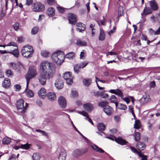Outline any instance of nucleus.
I'll list each match as a JSON object with an SVG mask.
<instances>
[{
	"mask_svg": "<svg viewBox=\"0 0 160 160\" xmlns=\"http://www.w3.org/2000/svg\"><path fill=\"white\" fill-rule=\"evenodd\" d=\"M51 57L53 62L58 65H60L63 62L65 56L63 52L58 51L53 53Z\"/></svg>",
	"mask_w": 160,
	"mask_h": 160,
	"instance_id": "obj_2",
	"label": "nucleus"
},
{
	"mask_svg": "<svg viewBox=\"0 0 160 160\" xmlns=\"http://www.w3.org/2000/svg\"><path fill=\"white\" fill-rule=\"evenodd\" d=\"M19 26V24L18 22L15 23L13 25V27L14 29L15 30H17L18 28V27Z\"/></svg>",
	"mask_w": 160,
	"mask_h": 160,
	"instance_id": "obj_58",
	"label": "nucleus"
},
{
	"mask_svg": "<svg viewBox=\"0 0 160 160\" xmlns=\"http://www.w3.org/2000/svg\"><path fill=\"white\" fill-rule=\"evenodd\" d=\"M88 62L87 61H84L81 62L80 65V67L82 68H83L88 64Z\"/></svg>",
	"mask_w": 160,
	"mask_h": 160,
	"instance_id": "obj_50",
	"label": "nucleus"
},
{
	"mask_svg": "<svg viewBox=\"0 0 160 160\" xmlns=\"http://www.w3.org/2000/svg\"><path fill=\"white\" fill-rule=\"evenodd\" d=\"M114 138L115 141L117 143L121 145H126V144L127 143H128V142H127L126 140L123 139L121 137Z\"/></svg>",
	"mask_w": 160,
	"mask_h": 160,
	"instance_id": "obj_20",
	"label": "nucleus"
},
{
	"mask_svg": "<svg viewBox=\"0 0 160 160\" xmlns=\"http://www.w3.org/2000/svg\"><path fill=\"white\" fill-rule=\"evenodd\" d=\"M14 87L16 91H19L21 88V86L19 84H16L14 85Z\"/></svg>",
	"mask_w": 160,
	"mask_h": 160,
	"instance_id": "obj_59",
	"label": "nucleus"
},
{
	"mask_svg": "<svg viewBox=\"0 0 160 160\" xmlns=\"http://www.w3.org/2000/svg\"><path fill=\"white\" fill-rule=\"evenodd\" d=\"M57 8L58 11L61 13H63L65 11V9L60 6L57 7Z\"/></svg>",
	"mask_w": 160,
	"mask_h": 160,
	"instance_id": "obj_53",
	"label": "nucleus"
},
{
	"mask_svg": "<svg viewBox=\"0 0 160 160\" xmlns=\"http://www.w3.org/2000/svg\"><path fill=\"white\" fill-rule=\"evenodd\" d=\"M138 155L140 157L142 158L141 160H147V156H144L143 154L140 152L138 153Z\"/></svg>",
	"mask_w": 160,
	"mask_h": 160,
	"instance_id": "obj_49",
	"label": "nucleus"
},
{
	"mask_svg": "<svg viewBox=\"0 0 160 160\" xmlns=\"http://www.w3.org/2000/svg\"><path fill=\"white\" fill-rule=\"evenodd\" d=\"M68 18L70 23L72 25H75L77 22L76 15L72 13H69L68 15Z\"/></svg>",
	"mask_w": 160,
	"mask_h": 160,
	"instance_id": "obj_9",
	"label": "nucleus"
},
{
	"mask_svg": "<svg viewBox=\"0 0 160 160\" xmlns=\"http://www.w3.org/2000/svg\"><path fill=\"white\" fill-rule=\"evenodd\" d=\"M24 40V38L22 36H20L18 38V41L19 42H21Z\"/></svg>",
	"mask_w": 160,
	"mask_h": 160,
	"instance_id": "obj_62",
	"label": "nucleus"
},
{
	"mask_svg": "<svg viewBox=\"0 0 160 160\" xmlns=\"http://www.w3.org/2000/svg\"><path fill=\"white\" fill-rule=\"evenodd\" d=\"M91 147L96 152H99L100 153H102L105 152L106 154H108L107 153L105 152L102 149L99 148L98 146L94 144H91Z\"/></svg>",
	"mask_w": 160,
	"mask_h": 160,
	"instance_id": "obj_17",
	"label": "nucleus"
},
{
	"mask_svg": "<svg viewBox=\"0 0 160 160\" xmlns=\"http://www.w3.org/2000/svg\"><path fill=\"white\" fill-rule=\"evenodd\" d=\"M78 96V93L76 91H72L71 97L72 98H77Z\"/></svg>",
	"mask_w": 160,
	"mask_h": 160,
	"instance_id": "obj_43",
	"label": "nucleus"
},
{
	"mask_svg": "<svg viewBox=\"0 0 160 160\" xmlns=\"http://www.w3.org/2000/svg\"><path fill=\"white\" fill-rule=\"evenodd\" d=\"M58 102L59 105L63 108L66 106V101L65 98L62 96H60L58 99Z\"/></svg>",
	"mask_w": 160,
	"mask_h": 160,
	"instance_id": "obj_11",
	"label": "nucleus"
},
{
	"mask_svg": "<svg viewBox=\"0 0 160 160\" xmlns=\"http://www.w3.org/2000/svg\"><path fill=\"white\" fill-rule=\"evenodd\" d=\"M118 18L121 16L123 14V8L122 7L119 6L118 9Z\"/></svg>",
	"mask_w": 160,
	"mask_h": 160,
	"instance_id": "obj_36",
	"label": "nucleus"
},
{
	"mask_svg": "<svg viewBox=\"0 0 160 160\" xmlns=\"http://www.w3.org/2000/svg\"><path fill=\"white\" fill-rule=\"evenodd\" d=\"M105 35L104 32L102 29L100 30V33L99 35V39L100 40L102 41L105 38Z\"/></svg>",
	"mask_w": 160,
	"mask_h": 160,
	"instance_id": "obj_32",
	"label": "nucleus"
},
{
	"mask_svg": "<svg viewBox=\"0 0 160 160\" xmlns=\"http://www.w3.org/2000/svg\"><path fill=\"white\" fill-rule=\"evenodd\" d=\"M3 87L6 88L10 87L11 85V82L9 79L5 78L2 83Z\"/></svg>",
	"mask_w": 160,
	"mask_h": 160,
	"instance_id": "obj_18",
	"label": "nucleus"
},
{
	"mask_svg": "<svg viewBox=\"0 0 160 160\" xmlns=\"http://www.w3.org/2000/svg\"><path fill=\"white\" fill-rule=\"evenodd\" d=\"M32 7L33 10L36 12L42 11L45 9L44 5L39 2H37L34 3Z\"/></svg>",
	"mask_w": 160,
	"mask_h": 160,
	"instance_id": "obj_5",
	"label": "nucleus"
},
{
	"mask_svg": "<svg viewBox=\"0 0 160 160\" xmlns=\"http://www.w3.org/2000/svg\"><path fill=\"white\" fill-rule=\"evenodd\" d=\"M26 95L29 98H31L34 96V92L31 90L29 89L26 90Z\"/></svg>",
	"mask_w": 160,
	"mask_h": 160,
	"instance_id": "obj_27",
	"label": "nucleus"
},
{
	"mask_svg": "<svg viewBox=\"0 0 160 160\" xmlns=\"http://www.w3.org/2000/svg\"><path fill=\"white\" fill-rule=\"evenodd\" d=\"M46 72H42L38 76V79L40 83L42 85L45 84L47 81Z\"/></svg>",
	"mask_w": 160,
	"mask_h": 160,
	"instance_id": "obj_8",
	"label": "nucleus"
},
{
	"mask_svg": "<svg viewBox=\"0 0 160 160\" xmlns=\"http://www.w3.org/2000/svg\"><path fill=\"white\" fill-rule=\"evenodd\" d=\"M74 57V53L73 52H72L68 53L65 56V58H68L69 59H71L73 58V57Z\"/></svg>",
	"mask_w": 160,
	"mask_h": 160,
	"instance_id": "obj_35",
	"label": "nucleus"
},
{
	"mask_svg": "<svg viewBox=\"0 0 160 160\" xmlns=\"http://www.w3.org/2000/svg\"><path fill=\"white\" fill-rule=\"evenodd\" d=\"M8 52L12 54L17 58L19 57V52L18 48H15L12 51H9Z\"/></svg>",
	"mask_w": 160,
	"mask_h": 160,
	"instance_id": "obj_23",
	"label": "nucleus"
},
{
	"mask_svg": "<svg viewBox=\"0 0 160 160\" xmlns=\"http://www.w3.org/2000/svg\"><path fill=\"white\" fill-rule=\"evenodd\" d=\"M108 102L106 101H102L98 103V106L102 107H105L106 106H108Z\"/></svg>",
	"mask_w": 160,
	"mask_h": 160,
	"instance_id": "obj_38",
	"label": "nucleus"
},
{
	"mask_svg": "<svg viewBox=\"0 0 160 160\" xmlns=\"http://www.w3.org/2000/svg\"><path fill=\"white\" fill-rule=\"evenodd\" d=\"M48 99L51 101L54 100L56 99L55 93L53 92H49L47 94Z\"/></svg>",
	"mask_w": 160,
	"mask_h": 160,
	"instance_id": "obj_22",
	"label": "nucleus"
},
{
	"mask_svg": "<svg viewBox=\"0 0 160 160\" xmlns=\"http://www.w3.org/2000/svg\"><path fill=\"white\" fill-rule=\"evenodd\" d=\"M115 94L118 95L119 97H120L122 98L123 97V94L122 92L119 89H116V92Z\"/></svg>",
	"mask_w": 160,
	"mask_h": 160,
	"instance_id": "obj_41",
	"label": "nucleus"
},
{
	"mask_svg": "<svg viewBox=\"0 0 160 160\" xmlns=\"http://www.w3.org/2000/svg\"><path fill=\"white\" fill-rule=\"evenodd\" d=\"M156 17L158 22L160 23V12L158 14H156Z\"/></svg>",
	"mask_w": 160,
	"mask_h": 160,
	"instance_id": "obj_63",
	"label": "nucleus"
},
{
	"mask_svg": "<svg viewBox=\"0 0 160 160\" xmlns=\"http://www.w3.org/2000/svg\"><path fill=\"white\" fill-rule=\"evenodd\" d=\"M33 160H40L41 158V155L38 153H34L32 156Z\"/></svg>",
	"mask_w": 160,
	"mask_h": 160,
	"instance_id": "obj_29",
	"label": "nucleus"
},
{
	"mask_svg": "<svg viewBox=\"0 0 160 160\" xmlns=\"http://www.w3.org/2000/svg\"><path fill=\"white\" fill-rule=\"evenodd\" d=\"M146 147V145L142 142H138L137 145V148L139 150H144Z\"/></svg>",
	"mask_w": 160,
	"mask_h": 160,
	"instance_id": "obj_21",
	"label": "nucleus"
},
{
	"mask_svg": "<svg viewBox=\"0 0 160 160\" xmlns=\"http://www.w3.org/2000/svg\"><path fill=\"white\" fill-rule=\"evenodd\" d=\"M72 154L74 156L77 157L81 154L80 150L79 149H76L73 152Z\"/></svg>",
	"mask_w": 160,
	"mask_h": 160,
	"instance_id": "obj_42",
	"label": "nucleus"
},
{
	"mask_svg": "<svg viewBox=\"0 0 160 160\" xmlns=\"http://www.w3.org/2000/svg\"><path fill=\"white\" fill-rule=\"evenodd\" d=\"M11 139L7 137H4L2 140V143L4 144H7L11 141Z\"/></svg>",
	"mask_w": 160,
	"mask_h": 160,
	"instance_id": "obj_33",
	"label": "nucleus"
},
{
	"mask_svg": "<svg viewBox=\"0 0 160 160\" xmlns=\"http://www.w3.org/2000/svg\"><path fill=\"white\" fill-rule=\"evenodd\" d=\"M38 30V28L37 27H34L32 30L31 32L32 34H35L37 33Z\"/></svg>",
	"mask_w": 160,
	"mask_h": 160,
	"instance_id": "obj_48",
	"label": "nucleus"
},
{
	"mask_svg": "<svg viewBox=\"0 0 160 160\" xmlns=\"http://www.w3.org/2000/svg\"><path fill=\"white\" fill-rule=\"evenodd\" d=\"M150 7L152 10L156 11L158 9V7L156 2L154 1H151L149 2Z\"/></svg>",
	"mask_w": 160,
	"mask_h": 160,
	"instance_id": "obj_19",
	"label": "nucleus"
},
{
	"mask_svg": "<svg viewBox=\"0 0 160 160\" xmlns=\"http://www.w3.org/2000/svg\"><path fill=\"white\" fill-rule=\"evenodd\" d=\"M24 101L22 99H19L17 102L16 105V107L18 110H21V113H23L25 112V110L28 106V103H26V106H24Z\"/></svg>",
	"mask_w": 160,
	"mask_h": 160,
	"instance_id": "obj_6",
	"label": "nucleus"
},
{
	"mask_svg": "<svg viewBox=\"0 0 160 160\" xmlns=\"http://www.w3.org/2000/svg\"><path fill=\"white\" fill-rule=\"evenodd\" d=\"M81 68L80 65L79 66L78 64L75 65L74 68L75 72L76 73H78L80 71V68Z\"/></svg>",
	"mask_w": 160,
	"mask_h": 160,
	"instance_id": "obj_47",
	"label": "nucleus"
},
{
	"mask_svg": "<svg viewBox=\"0 0 160 160\" xmlns=\"http://www.w3.org/2000/svg\"><path fill=\"white\" fill-rule=\"evenodd\" d=\"M134 138L135 141H139L140 138V133L138 132H136L134 136Z\"/></svg>",
	"mask_w": 160,
	"mask_h": 160,
	"instance_id": "obj_39",
	"label": "nucleus"
},
{
	"mask_svg": "<svg viewBox=\"0 0 160 160\" xmlns=\"http://www.w3.org/2000/svg\"><path fill=\"white\" fill-rule=\"evenodd\" d=\"M37 72L36 69L34 66L29 67V71L25 76L27 81V87L28 88L29 82L30 79L33 78L37 75Z\"/></svg>",
	"mask_w": 160,
	"mask_h": 160,
	"instance_id": "obj_4",
	"label": "nucleus"
},
{
	"mask_svg": "<svg viewBox=\"0 0 160 160\" xmlns=\"http://www.w3.org/2000/svg\"><path fill=\"white\" fill-rule=\"evenodd\" d=\"M5 74L8 77H12L13 75V73L10 69H8L5 72Z\"/></svg>",
	"mask_w": 160,
	"mask_h": 160,
	"instance_id": "obj_40",
	"label": "nucleus"
},
{
	"mask_svg": "<svg viewBox=\"0 0 160 160\" xmlns=\"http://www.w3.org/2000/svg\"><path fill=\"white\" fill-rule=\"evenodd\" d=\"M76 44L79 46H86L87 45V43L85 41L79 39L77 40Z\"/></svg>",
	"mask_w": 160,
	"mask_h": 160,
	"instance_id": "obj_28",
	"label": "nucleus"
},
{
	"mask_svg": "<svg viewBox=\"0 0 160 160\" xmlns=\"http://www.w3.org/2000/svg\"><path fill=\"white\" fill-rule=\"evenodd\" d=\"M55 10L52 7H50L48 8L47 11V13L48 15L52 16H53L55 13Z\"/></svg>",
	"mask_w": 160,
	"mask_h": 160,
	"instance_id": "obj_24",
	"label": "nucleus"
},
{
	"mask_svg": "<svg viewBox=\"0 0 160 160\" xmlns=\"http://www.w3.org/2000/svg\"><path fill=\"white\" fill-rule=\"evenodd\" d=\"M149 97L147 95L143 96L141 99L140 101L141 103L144 104L147 103L149 101Z\"/></svg>",
	"mask_w": 160,
	"mask_h": 160,
	"instance_id": "obj_26",
	"label": "nucleus"
},
{
	"mask_svg": "<svg viewBox=\"0 0 160 160\" xmlns=\"http://www.w3.org/2000/svg\"><path fill=\"white\" fill-rule=\"evenodd\" d=\"M104 111L108 116L112 115L113 112V109L109 106H106L104 108Z\"/></svg>",
	"mask_w": 160,
	"mask_h": 160,
	"instance_id": "obj_12",
	"label": "nucleus"
},
{
	"mask_svg": "<svg viewBox=\"0 0 160 160\" xmlns=\"http://www.w3.org/2000/svg\"><path fill=\"white\" fill-rule=\"evenodd\" d=\"M63 77L66 80L67 83L68 85H71L72 83L73 77L70 72H65L63 75Z\"/></svg>",
	"mask_w": 160,
	"mask_h": 160,
	"instance_id": "obj_7",
	"label": "nucleus"
},
{
	"mask_svg": "<svg viewBox=\"0 0 160 160\" xmlns=\"http://www.w3.org/2000/svg\"><path fill=\"white\" fill-rule=\"evenodd\" d=\"M41 55L44 57H48L50 55L49 52L46 51H42L41 52Z\"/></svg>",
	"mask_w": 160,
	"mask_h": 160,
	"instance_id": "obj_44",
	"label": "nucleus"
},
{
	"mask_svg": "<svg viewBox=\"0 0 160 160\" xmlns=\"http://www.w3.org/2000/svg\"><path fill=\"white\" fill-rule=\"evenodd\" d=\"M92 80L91 78L84 79H83V84L86 86H89L92 83Z\"/></svg>",
	"mask_w": 160,
	"mask_h": 160,
	"instance_id": "obj_25",
	"label": "nucleus"
},
{
	"mask_svg": "<svg viewBox=\"0 0 160 160\" xmlns=\"http://www.w3.org/2000/svg\"><path fill=\"white\" fill-rule=\"evenodd\" d=\"M127 108L126 105L120 103L118 105V108L120 109L125 110Z\"/></svg>",
	"mask_w": 160,
	"mask_h": 160,
	"instance_id": "obj_45",
	"label": "nucleus"
},
{
	"mask_svg": "<svg viewBox=\"0 0 160 160\" xmlns=\"http://www.w3.org/2000/svg\"><path fill=\"white\" fill-rule=\"evenodd\" d=\"M38 95L40 98L44 99L47 95L46 89L44 88H41L38 92Z\"/></svg>",
	"mask_w": 160,
	"mask_h": 160,
	"instance_id": "obj_16",
	"label": "nucleus"
},
{
	"mask_svg": "<svg viewBox=\"0 0 160 160\" xmlns=\"http://www.w3.org/2000/svg\"><path fill=\"white\" fill-rule=\"evenodd\" d=\"M78 113L82 115L83 116L86 117V118H87L89 116V115L88 113L85 111H78Z\"/></svg>",
	"mask_w": 160,
	"mask_h": 160,
	"instance_id": "obj_51",
	"label": "nucleus"
},
{
	"mask_svg": "<svg viewBox=\"0 0 160 160\" xmlns=\"http://www.w3.org/2000/svg\"><path fill=\"white\" fill-rule=\"evenodd\" d=\"M83 108L84 110L88 112H90L92 110L93 106L92 104L88 103L83 104Z\"/></svg>",
	"mask_w": 160,
	"mask_h": 160,
	"instance_id": "obj_15",
	"label": "nucleus"
},
{
	"mask_svg": "<svg viewBox=\"0 0 160 160\" xmlns=\"http://www.w3.org/2000/svg\"><path fill=\"white\" fill-rule=\"evenodd\" d=\"M143 14L146 15L152 12V9L149 8L145 7L143 11Z\"/></svg>",
	"mask_w": 160,
	"mask_h": 160,
	"instance_id": "obj_30",
	"label": "nucleus"
},
{
	"mask_svg": "<svg viewBox=\"0 0 160 160\" xmlns=\"http://www.w3.org/2000/svg\"><path fill=\"white\" fill-rule=\"evenodd\" d=\"M36 131L37 132H39L40 133H41L42 134V135L45 136H47L48 134L45 132V131H42L39 129H36Z\"/></svg>",
	"mask_w": 160,
	"mask_h": 160,
	"instance_id": "obj_54",
	"label": "nucleus"
},
{
	"mask_svg": "<svg viewBox=\"0 0 160 160\" xmlns=\"http://www.w3.org/2000/svg\"><path fill=\"white\" fill-rule=\"evenodd\" d=\"M72 126L76 130V131L86 141V142H88V139L85 137V136H84L78 130V129L76 128V127L74 126V124L72 123Z\"/></svg>",
	"mask_w": 160,
	"mask_h": 160,
	"instance_id": "obj_34",
	"label": "nucleus"
},
{
	"mask_svg": "<svg viewBox=\"0 0 160 160\" xmlns=\"http://www.w3.org/2000/svg\"><path fill=\"white\" fill-rule=\"evenodd\" d=\"M16 46L17 44L16 43L14 42H9L8 44L6 45V46Z\"/></svg>",
	"mask_w": 160,
	"mask_h": 160,
	"instance_id": "obj_60",
	"label": "nucleus"
},
{
	"mask_svg": "<svg viewBox=\"0 0 160 160\" xmlns=\"http://www.w3.org/2000/svg\"><path fill=\"white\" fill-rule=\"evenodd\" d=\"M117 98L114 95H112L110 97V100L111 102H116L117 101Z\"/></svg>",
	"mask_w": 160,
	"mask_h": 160,
	"instance_id": "obj_46",
	"label": "nucleus"
},
{
	"mask_svg": "<svg viewBox=\"0 0 160 160\" xmlns=\"http://www.w3.org/2000/svg\"><path fill=\"white\" fill-rule=\"evenodd\" d=\"M29 145L27 143L25 144H22L20 147L22 149H27L29 148Z\"/></svg>",
	"mask_w": 160,
	"mask_h": 160,
	"instance_id": "obj_52",
	"label": "nucleus"
},
{
	"mask_svg": "<svg viewBox=\"0 0 160 160\" xmlns=\"http://www.w3.org/2000/svg\"><path fill=\"white\" fill-rule=\"evenodd\" d=\"M66 156V153L65 150L63 149H61L58 156L59 160H65Z\"/></svg>",
	"mask_w": 160,
	"mask_h": 160,
	"instance_id": "obj_13",
	"label": "nucleus"
},
{
	"mask_svg": "<svg viewBox=\"0 0 160 160\" xmlns=\"http://www.w3.org/2000/svg\"><path fill=\"white\" fill-rule=\"evenodd\" d=\"M141 127V124L139 120H136L134 124V128L136 129H139Z\"/></svg>",
	"mask_w": 160,
	"mask_h": 160,
	"instance_id": "obj_37",
	"label": "nucleus"
},
{
	"mask_svg": "<svg viewBox=\"0 0 160 160\" xmlns=\"http://www.w3.org/2000/svg\"><path fill=\"white\" fill-rule=\"evenodd\" d=\"M40 70L42 72H46L48 79L52 78L56 72L55 66L47 61H43L41 63Z\"/></svg>",
	"mask_w": 160,
	"mask_h": 160,
	"instance_id": "obj_1",
	"label": "nucleus"
},
{
	"mask_svg": "<svg viewBox=\"0 0 160 160\" xmlns=\"http://www.w3.org/2000/svg\"><path fill=\"white\" fill-rule=\"evenodd\" d=\"M33 52L32 47L28 44L23 46L21 51L22 55L26 58H30L31 57Z\"/></svg>",
	"mask_w": 160,
	"mask_h": 160,
	"instance_id": "obj_3",
	"label": "nucleus"
},
{
	"mask_svg": "<svg viewBox=\"0 0 160 160\" xmlns=\"http://www.w3.org/2000/svg\"><path fill=\"white\" fill-rule=\"evenodd\" d=\"M106 21L105 20H101L99 21H98L97 22L99 25H102L103 26H104L105 25V22Z\"/></svg>",
	"mask_w": 160,
	"mask_h": 160,
	"instance_id": "obj_56",
	"label": "nucleus"
},
{
	"mask_svg": "<svg viewBox=\"0 0 160 160\" xmlns=\"http://www.w3.org/2000/svg\"><path fill=\"white\" fill-rule=\"evenodd\" d=\"M98 130L102 132L104 130L105 125L102 123H100L98 124Z\"/></svg>",
	"mask_w": 160,
	"mask_h": 160,
	"instance_id": "obj_31",
	"label": "nucleus"
},
{
	"mask_svg": "<svg viewBox=\"0 0 160 160\" xmlns=\"http://www.w3.org/2000/svg\"><path fill=\"white\" fill-rule=\"evenodd\" d=\"M130 149L132 152L134 153H137L138 154V153H140L134 148L132 147H130Z\"/></svg>",
	"mask_w": 160,
	"mask_h": 160,
	"instance_id": "obj_61",
	"label": "nucleus"
},
{
	"mask_svg": "<svg viewBox=\"0 0 160 160\" xmlns=\"http://www.w3.org/2000/svg\"><path fill=\"white\" fill-rule=\"evenodd\" d=\"M78 27L76 28V30L79 32H82L84 31L85 29V25L82 22H79L77 23L76 25Z\"/></svg>",
	"mask_w": 160,
	"mask_h": 160,
	"instance_id": "obj_14",
	"label": "nucleus"
},
{
	"mask_svg": "<svg viewBox=\"0 0 160 160\" xmlns=\"http://www.w3.org/2000/svg\"><path fill=\"white\" fill-rule=\"evenodd\" d=\"M129 112L132 113L134 117H135V115L133 111V108L131 106H129Z\"/></svg>",
	"mask_w": 160,
	"mask_h": 160,
	"instance_id": "obj_55",
	"label": "nucleus"
},
{
	"mask_svg": "<svg viewBox=\"0 0 160 160\" xmlns=\"http://www.w3.org/2000/svg\"><path fill=\"white\" fill-rule=\"evenodd\" d=\"M48 3L50 5H52L54 3V0H47Z\"/></svg>",
	"mask_w": 160,
	"mask_h": 160,
	"instance_id": "obj_64",
	"label": "nucleus"
},
{
	"mask_svg": "<svg viewBox=\"0 0 160 160\" xmlns=\"http://www.w3.org/2000/svg\"><path fill=\"white\" fill-rule=\"evenodd\" d=\"M55 85L57 88L58 89H61L63 87V81L61 79H58L55 82Z\"/></svg>",
	"mask_w": 160,
	"mask_h": 160,
	"instance_id": "obj_10",
	"label": "nucleus"
},
{
	"mask_svg": "<svg viewBox=\"0 0 160 160\" xmlns=\"http://www.w3.org/2000/svg\"><path fill=\"white\" fill-rule=\"evenodd\" d=\"M109 55L112 56L116 55L117 53L115 52H113L112 51L108 52L107 53V55L108 56Z\"/></svg>",
	"mask_w": 160,
	"mask_h": 160,
	"instance_id": "obj_57",
	"label": "nucleus"
}]
</instances>
